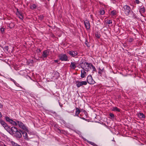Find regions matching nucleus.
Returning a JSON list of instances; mask_svg holds the SVG:
<instances>
[{
  "mask_svg": "<svg viewBox=\"0 0 146 146\" xmlns=\"http://www.w3.org/2000/svg\"><path fill=\"white\" fill-rule=\"evenodd\" d=\"M58 60H54V62H58Z\"/></svg>",
  "mask_w": 146,
  "mask_h": 146,
  "instance_id": "43",
  "label": "nucleus"
},
{
  "mask_svg": "<svg viewBox=\"0 0 146 146\" xmlns=\"http://www.w3.org/2000/svg\"><path fill=\"white\" fill-rule=\"evenodd\" d=\"M17 124L19 127L22 129L23 130L27 131L28 130L27 128L22 122L21 121H18L17 122Z\"/></svg>",
  "mask_w": 146,
  "mask_h": 146,
  "instance_id": "4",
  "label": "nucleus"
},
{
  "mask_svg": "<svg viewBox=\"0 0 146 146\" xmlns=\"http://www.w3.org/2000/svg\"><path fill=\"white\" fill-rule=\"evenodd\" d=\"M92 67V68L93 69V72H97L96 69L95 67L93 66L92 64H91V68Z\"/></svg>",
  "mask_w": 146,
  "mask_h": 146,
  "instance_id": "23",
  "label": "nucleus"
},
{
  "mask_svg": "<svg viewBox=\"0 0 146 146\" xmlns=\"http://www.w3.org/2000/svg\"><path fill=\"white\" fill-rule=\"evenodd\" d=\"M26 131H24L21 132L23 134L24 138L25 139H28V136L27 133L26 132Z\"/></svg>",
  "mask_w": 146,
  "mask_h": 146,
  "instance_id": "16",
  "label": "nucleus"
},
{
  "mask_svg": "<svg viewBox=\"0 0 146 146\" xmlns=\"http://www.w3.org/2000/svg\"><path fill=\"white\" fill-rule=\"evenodd\" d=\"M5 119L7 121H8L10 123L11 122V121L12 120L11 119H10L9 117H5Z\"/></svg>",
  "mask_w": 146,
  "mask_h": 146,
  "instance_id": "26",
  "label": "nucleus"
},
{
  "mask_svg": "<svg viewBox=\"0 0 146 146\" xmlns=\"http://www.w3.org/2000/svg\"><path fill=\"white\" fill-rule=\"evenodd\" d=\"M139 10L141 16L144 17L142 13H144L145 12V9L144 7L143 6L142 7L139 8Z\"/></svg>",
  "mask_w": 146,
  "mask_h": 146,
  "instance_id": "13",
  "label": "nucleus"
},
{
  "mask_svg": "<svg viewBox=\"0 0 146 146\" xmlns=\"http://www.w3.org/2000/svg\"><path fill=\"white\" fill-rule=\"evenodd\" d=\"M85 71L83 69L81 70V77L82 78H84L86 77V73Z\"/></svg>",
  "mask_w": 146,
  "mask_h": 146,
  "instance_id": "15",
  "label": "nucleus"
},
{
  "mask_svg": "<svg viewBox=\"0 0 146 146\" xmlns=\"http://www.w3.org/2000/svg\"><path fill=\"white\" fill-rule=\"evenodd\" d=\"M95 36L96 37L99 38L100 36V35L99 34H98V33H96Z\"/></svg>",
  "mask_w": 146,
  "mask_h": 146,
  "instance_id": "32",
  "label": "nucleus"
},
{
  "mask_svg": "<svg viewBox=\"0 0 146 146\" xmlns=\"http://www.w3.org/2000/svg\"><path fill=\"white\" fill-rule=\"evenodd\" d=\"M122 10L124 13L127 16H128L131 12V8L129 5H124L122 7Z\"/></svg>",
  "mask_w": 146,
  "mask_h": 146,
  "instance_id": "2",
  "label": "nucleus"
},
{
  "mask_svg": "<svg viewBox=\"0 0 146 146\" xmlns=\"http://www.w3.org/2000/svg\"><path fill=\"white\" fill-rule=\"evenodd\" d=\"M131 12L132 13V17L134 19H135L136 16L135 13H134L132 11H131Z\"/></svg>",
  "mask_w": 146,
  "mask_h": 146,
  "instance_id": "24",
  "label": "nucleus"
},
{
  "mask_svg": "<svg viewBox=\"0 0 146 146\" xmlns=\"http://www.w3.org/2000/svg\"><path fill=\"white\" fill-rule=\"evenodd\" d=\"M76 110H79V109L78 108H76Z\"/></svg>",
  "mask_w": 146,
  "mask_h": 146,
  "instance_id": "49",
  "label": "nucleus"
},
{
  "mask_svg": "<svg viewBox=\"0 0 146 146\" xmlns=\"http://www.w3.org/2000/svg\"><path fill=\"white\" fill-rule=\"evenodd\" d=\"M59 104H60V106L61 107H62V105H60V103L59 102Z\"/></svg>",
  "mask_w": 146,
  "mask_h": 146,
  "instance_id": "47",
  "label": "nucleus"
},
{
  "mask_svg": "<svg viewBox=\"0 0 146 146\" xmlns=\"http://www.w3.org/2000/svg\"><path fill=\"white\" fill-rule=\"evenodd\" d=\"M60 59L62 61H68V57L66 54H61L59 56Z\"/></svg>",
  "mask_w": 146,
  "mask_h": 146,
  "instance_id": "5",
  "label": "nucleus"
},
{
  "mask_svg": "<svg viewBox=\"0 0 146 146\" xmlns=\"http://www.w3.org/2000/svg\"><path fill=\"white\" fill-rule=\"evenodd\" d=\"M17 12H16V14L18 15V11H18V9H17Z\"/></svg>",
  "mask_w": 146,
  "mask_h": 146,
  "instance_id": "45",
  "label": "nucleus"
},
{
  "mask_svg": "<svg viewBox=\"0 0 146 146\" xmlns=\"http://www.w3.org/2000/svg\"><path fill=\"white\" fill-rule=\"evenodd\" d=\"M9 49V47L8 46H5L3 48V49L5 51L6 50V51H8V50Z\"/></svg>",
  "mask_w": 146,
  "mask_h": 146,
  "instance_id": "31",
  "label": "nucleus"
},
{
  "mask_svg": "<svg viewBox=\"0 0 146 146\" xmlns=\"http://www.w3.org/2000/svg\"><path fill=\"white\" fill-rule=\"evenodd\" d=\"M37 52H40L41 50L39 49L38 48L37 50Z\"/></svg>",
  "mask_w": 146,
  "mask_h": 146,
  "instance_id": "41",
  "label": "nucleus"
},
{
  "mask_svg": "<svg viewBox=\"0 0 146 146\" xmlns=\"http://www.w3.org/2000/svg\"><path fill=\"white\" fill-rule=\"evenodd\" d=\"M111 0V1H115L116 0Z\"/></svg>",
  "mask_w": 146,
  "mask_h": 146,
  "instance_id": "51",
  "label": "nucleus"
},
{
  "mask_svg": "<svg viewBox=\"0 0 146 146\" xmlns=\"http://www.w3.org/2000/svg\"><path fill=\"white\" fill-rule=\"evenodd\" d=\"M106 22L107 23L109 24H111L112 23V21L110 20H106Z\"/></svg>",
  "mask_w": 146,
  "mask_h": 146,
  "instance_id": "25",
  "label": "nucleus"
},
{
  "mask_svg": "<svg viewBox=\"0 0 146 146\" xmlns=\"http://www.w3.org/2000/svg\"><path fill=\"white\" fill-rule=\"evenodd\" d=\"M104 68L100 67H99L98 68V73L100 76H102V73L104 71Z\"/></svg>",
  "mask_w": 146,
  "mask_h": 146,
  "instance_id": "11",
  "label": "nucleus"
},
{
  "mask_svg": "<svg viewBox=\"0 0 146 146\" xmlns=\"http://www.w3.org/2000/svg\"><path fill=\"white\" fill-rule=\"evenodd\" d=\"M0 123L5 128H7L8 127L7 124L2 119H0Z\"/></svg>",
  "mask_w": 146,
  "mask_h": 146,
  "instance_id": "12",
  "label": "nucleus"
},
{
  "mask_svg": "<svg viewBox=\"0 0 146 146\" xmlns=\"http://www.w3.org/2000/svg\"><path fill=\"white\" fill-rule=\"evenodd\" d=\"M114 108L113 110H119V108H118L117 107H114V108Z\"/></svg>",
  "mask_w": 146,
  "mask_h": 146,
  "instance_id": "42",
  "label": "nucleus"
},
{
  "mask_svg": "<svg viewBox=\"0 0 146 146\" xmlns=\"http://www.w3.org/2000/svg\"><path fill=\"white\" fill-rule=\"evenodd\" d=\"M135 3L137 4H139L141 3V2H140L139 0H135Z\"/></svg>",
  "mask_w": 146,
  "mask_h": 146,
  "instance_id": "35",
  "label": "nucleus"
},
{
  "mask_svg": "<svg viewBox=\"0 0 146 146\" xmlns=\"http://www.w3.org/2000/svg\"><path fill=\"white\" fill-rule=\"evenodd\" d=\"M141 3V4H140V5L139 6V7H141L142 6V5H143L142 4V3Z\"/></svg>",
  "mask_w": 146,
  "mask_h": 146,
  "instance_id": "44",
  "label": "nucleus"
},
{
  "mask_svg": "<svg viewBox=\"0 0 146 146\" xmlns=\"http://www.w3.org/2000/svg\"><path fill=\"white\" fill-rule=\"evenodd\" d=\"M91 64H92L91 63H88L86 62L85 60L82 59V60L80 61V63L78 67L79 68L81 67L85 71L88 72L91 69Z\"/></svg>",
  "mask_w": 146,
  "mask_h": 146,
  "instance_id": "1",
  "label": "nucleus"
},
{
  "mask_svg": "<svg viewBox=\"0 0 146 146\" xmlns=\"http://www.w3.org/2000/svg\"><path fill=\"white\" fill-rule=\"evenodd\" d=\"M68 53L73 57H75L78 55V52L76 51H68Z\"/></svg>",
  "mask_w": 146,
  "mask_h": 146,
  "instance_id": "7",
  "label": "nucleus"
},
{
  "mask_svg": "<svg viewBox=\"0 0 146 146\" xmlns=\"http://www.w3.org/2000/svg\"><path fill=\"white\" fill-rule=\"evenodd\" d=\"M4 28L3 27L1 28L0 30L2 33H3L4 31Z\"/></svg>",
  "mask_w": 146,
  "mask_h": 146,
  "instance_id": "36",
  "label": "nucleus"
},
{
  "mask_svg": "<svg viewBox=\"0 0 146 146\" xmlns=\"http://www.w3.org/2000/svg\"><path fill=\"white\" fill-rule=\"evenodd\" d=\"M14 83L15 84V85H16L17 86H18V87H19V84H18L15 81V82H14Z\"/></svg>",
  "mask_w": 146,
  "mask_h": 146,
  "instance_id": "37",
  "label": "nucleus"
},
{
  "mask_svg": "<svg viewBox=\"0 0 146 146\" xmlns=\"http://www.w3.org/2000/svg\"><path fill=\"white\" fill-rule=\"evenodd\" d=\"M133 39L132 38H131L129 40V41L130 42H132L133 41Z\"/></svg>",
  "mask_w": 146,
  "mask_h": 146,
  "instance_id": "39",
  "label": "nucleus"
},
{
  "mask_svg": "<svg viewBox=\"0 0 146 146\" xmlns=\"http://www.w3.org/2000/svg\"><path fill=\"white\" fill-rule=\"evenodd\" d=\"M10 80L12 81L14 83L15 82V81L14 80L11 78H10Z\"/></svg>",
  "mask_w": 146,
  "mask_h": 146,
  "instance_id": "38",
  "label": "nucleus"
},
{
  "mask_svg": "<svg viewBox=\"0 0 146 146\" xmlns=\"http://www.w3.org/2000/svg\"><path fill=\"white\" fill-rule=\"evenodd\" d=\"M84 140H85V141H87V142L88 143H89L90 144L94 146H98L95 143H94V142H91V141H88V140L87 139H85V138H84Z\"/></svg>",
  "mask_w": 146,
  "mask_h": 146,
  "instance_id": "18",
  "label": "nucleus"
},
{
  "mask_svg": "<svg viewBox=\"0 0 146 146\" xmlns=\"http://www.w3.org/2000/svg\"><path fill=\"white\" fill-rule=\"evenodd\" d=\"M1 56L0 55V57H1Z\"/></svg>",
  "mask_w": 146,
  "mask_h": 146,
  "instance_id": "54",
  "label": "nucleus"
},
{
  "mask_svg": "<svg viewBox=\"0 0 146 146\" xmlns=\"http://www.w3.org/2000/svg\"><path fill=\"white\" fill-rule=\"evenodd\" d=\"M87 81V82L90 84H94L95 82L94 81L91 75L88 76Z\"/></svg>",
  "mask_w": 146,
  "mask_h": 146,
  "instance_id": "6",
  "label": "nucleus"
},
{
  "mask_svg": "<svg viewBox=\"0 0 146 146\" xmlns=\"http://www.w3.org/2000/svg\"><path fill=\"white\" fill-rule=\"evenodd\" d=\"M76 86L78 88H80L83 85H86L87 84V82L85 81H80L77 80L76 81Z\"/></svg>",
  "mask_w": 146,
  "mask_h": 146,
  "instance_id": "3",
  "label": "nucleus"
},
{
  "mask_svg": "<svg viewBox=\"0 0 146 146\" xmlns=\"http://www.w3.org/2000/svg\"><path fill=\"white\" fill-rule=\"evenodd\" d=\"M49 52L48 50H44L43 51L42 56L41 58H46L47 56L49 54Z\"/></svg>",
  "mask_w": 146,
  "mask_h": 146,
  "instance_id": "9",
  "label": "nucleus"
},
{
  "mask_svg": "<svg viewBox=\"0 0 146 146\" xmlns=\"http://www.w3.org/2000/svg\"><path fill=\"white\" fill-rule=\"evenodd\" d=\"M2 116V115L1 113L0 112V117H1Z\"/></svg>",
  "mask_w": 146,
  "mask_h": 146,
  "instance_id": "46",
  "label": "nucleus"
},
{
  "mask_svg": "<svg viewBox=\"0 0 146 146\" xmlns=\"http://www.w3.org/2000/svg\"><path fill=\"white\" fill-rule=\"evenodd\" d=\"M22 131H21L20 129L18 130L14 134V135L17 137L19 138H21L22 137Z\"/></svg>",
  "mask_w": 146,
  "mask_h": 146,
  "instance_id": "8",
  "label": "nucleus"
},
{
  "mask_svg": "<svg viewBox=\"0 0 146 146\" xmlns=\"http://www.w3.org/2000/svg\"><path fill=\"white\" fill-rule=\"evenodd\" d=\"M37 7V6L35 4H31L30 8L31 9H36Z\"/></svg>",
  "mask_w": 146,
  "mask_h": 146,
  "instance_id": "21",
  "label": "nucleus"
},
{
  "mask_svg": "<svg viewBox=\"0 0 146 146\" xmlns=\"http://www.w3.org/2000/svg\"><path fill=\"white\" fill-rule=\"evenodd\" d=\"M76 63L75 62H71L70 67L72 69L74 70L76 67Z\"/></svg>",
  "mask_w": 146,
  "mask_h": 146,
  "instance_id": "14",
  "label": "nucleus"
},
{
  "mask_svg": "<svg viewBox=\"0 0 146 146\" xmlns=\"http://www.w3.org/2000/svg\"><path fill=\"white\" fill-rule=\"evenodd\" d=\"M111 14L113 15H114L116 14V12L115 11L113 10L111 11Z\"/></svg>",
  "mask_w": 146,
  "mask_h": 146,
  "instance_id": "29",
  "label": "nucleus"
},
{
  "mask_svg": "<svg viewBox=\"0 0 146 146\" xmlns=\"http://www.w3.org/2000/svg\"><path fill=\"white\" fill-rule=\"evenodd\" d=\"M85 44L86 45V46L88 47H90V44L88 42L87 40H86L85 42Z\"/></svg>",
  "mask_w": 146,
  "mask_h": 146,
  "instance_id": "28",
  "label": "nucleus"
},
{
  "mask_svg": "<svg viewBox=\"0 0 146 146\" xmlns=\"http://www.w3.org/2000/svg\"><path fill=\"white\" fill-rule=\"evenodd\" d=\"M18 16H20L21 17H19V19L23 20V13L21 11H18V15H16Z\"/></svg>",
  "mask_w": 146,
  "mask_h": 146,
  "instance_id": "20",
  "label": "nucleus"
},
{
  "mask_svg": "<svg viewBox=\"0 0 146 146\" xmlns=\"http://www.w3.org/2000/svg\"><path fill=\"white\" fill-rule=\"evenodd\" d=\"M18 16L19 18V17H21V16Z\"/></svg>",
  "mask_w": 146,
  "mask_h": 146,
  "instance_id": "50",
  "label": "nucleus"
},
{
  "mask_svg": "<svg viewBox=\"0 0 146 146\" xmlns=\"http://www.w3.org/2000/svg\"><path fill=\"white\" fill-rule=\"evenodd\" d=\"M44 18V16L42 15H40L39 16L38 18L41 21L43 20Z\"/></svg>",
  "mask_w": 146,
  "mask_h": 146,
  "instance_id": "30",
  "label": "nucleus"
},
{
  "mask_svg": "<svg viewBox=\"0 0 146 146\" xmlns=\"http://www.w3.org/2000/svg\"><path fill=\"white\" fill-rule=\"evenodd\" d=\"M80 112V110H76L75 115H78L79 114Z\"/></svg>",
  "mask_w": 146,
  "mask_h": 146,
  "instance_id": "33",
  "label": "nucleus"
},
{
  "mask_svg": "<svg viewBox=\"0 0 146 146\" xmlns=\"http://www.w3.org/2000/svg\"><path fill=\"white\" fill-rule=\"evenodd\" d=\"M3 107V105L1 104V103H0V108H2Z\"/></svg>",
  "mask_w": 146,
  "mask_h": 146,
  "instance_id": "40",
  "label": "nucleus"
},
{
  "mask_svg": "<svg viewBox=\"0 0 146 146\" xmlns=\"http://www.w3.org/2000/svg\"><path fill=\"white\" fill-rule=\"evenodd\" d=\"M84 23L85 27L87 30H88L90 28V24L89 21L86 20L84 21Z\"/></svg>",
  "mask_w": 146,
  "mask_h": 146,
  "instance_id": "10",
  "label": "nucleus"
},
{
  "mask_svg": "<svg viewBox=\"0 0 146 146\" xmlns=\"http://www.w3.org/2000/svg\"><path fill=\"white\" fill-rule=\"evenodd\" d=\"M138 117L141 119L144 118H145V116L142 113H139L138 114Z\"/></svg>",
  "mask_w": 146,
  "mask_h": 146,
  "instance_id": "19",
  "label": "nucleus"
},
{
  "mask_svg": "<svg viewBox=\"0 0 146 146\" xmlns=\"http://www.w3.org/2000/svg\"><path fill=\"white\" fill-rule=\"evenodd\" d=\"M116 110L117 111H119V112H121V110Z\"/></svg>",
  "mask_w": 146,
  "mask_h": 146,
  "instance_id": "48",
  "label": "nucleus"
},
{
  "mask_svg": "<svg viewBox=\"0 0 146 146\" xmlns=\"http://www.w3.org/2000/svg\"><path fill=\"white\" fill-rule=\"evenodd\" d=\"M145 21L146 22V19H145Z\"/></svg>",
  "mask_w": 146,
  "mask_h": 146,
  "instance_id": "52",
  "label": "nucleus"
},
{
  "mask_svg": "<svg viewBox=\"0 0 146 146\" xmlns=\"http://www.w3.org/2000/svg\"><path fill=\"white\" fill-rule=\"evenodd\" d=\"M100 14L101 15H103L105 13L104 11L102 9H100Z\"/></svg>",
  "mask_w": 146,
  "mask_h": 146,
  "instance_id": "22",
  "label": "nucleus"
},
{
  "mask_svg": "<svg viewBox=\"0 0 146 146\" xmlns=\"http://www.w3.org/2000/svg\"><path fill=\"white\" fill-rule=\"evenodd\" d=\"M10 123L14 125H17V123L15 122V121H13V120H12L11 121Z\"/></svg>",
  "mask_w": 146,
  "mask_h": 146,
  "instance_id": "27",
  "label": "nucleus"
},
{
  "mask_svg": "<svg viewBox=\"0 0 146 146\" xmlns=\"http://www.w3.org/2000/svg\"><path fill=\"white\" fill-rule=\"evenodd\" d=\"M18 129L15 127H12L11 128V130L13 134L18 130Z\"/></svg>",
  "mask_w": 146,
  "mask_h": 146,
  "instance_id": "17",
  "label": "nucleus"
},
{
  "mask_svg": "<svg viewBox=\"0 0 146 146\" xmlns=\"http://www.w3.org/2000/svg\"><path fill=\"white\" fill-rule=\"evenodd\" d=\"M109 115L111 118H114V115L113 114L111 113H110Z\"/></svg>",
  "mask_w": 146,
  "mask_h": 146,
  "instance_id": "34",
  "label": "nucleus"
},
{
  "mask_svg": "<svg viewBox=\"0 0 146 146\" xmlns=\"http://www.w3.org/2000/svg\"><path fill=\"white\" fill-rule=\"evenodd\" d=\"M48 1H49L50 0H47Z\"/></svg>",
  "mask_w": 146,
  "mask_h": 146,
  "instance_id": "53",
  "label": "nucleus"
}]
</instances>
